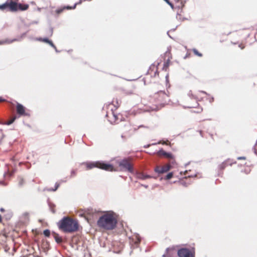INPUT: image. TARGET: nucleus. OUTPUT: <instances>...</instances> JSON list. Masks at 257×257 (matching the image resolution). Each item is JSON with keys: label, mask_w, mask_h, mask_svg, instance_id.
Returning a JSON list of instances; mask_svg holds the SVG:
<instances>
[{"label": "nucleus", "mask_w": 257, "mask_h": 257, "mask_svg": "<svg viewBox=\"0 0 257 257\" xmlns=\"http://www.w3.org/2000/svg\"><path fill=\"white\" fill-rule=\"evenodd\" d=\"M19 8L21 10H26L28 9V5H25L23 7H22V5H19Z\"/></svg>", "instance_id": "obj_13"}, {"label": "nucleus", "mask_w": 257, "mask_h": 257, "mask_svg": "<svg viewBox=\"0 0 257 257\" xmlns=\"http://www.w3.org/2000/svg\"><path fill=\"white\" fill-rule=\"evenodd\" d=\"M238 160H241V159H243V160H245V157H238L237 158Z\"/></svg>", "instance_id": "obj_20"}, {"label": "nucleus", "mask_w": 257, "mask_h": 257, "mask_svg": "<svg viewBox=\"0 0 257 257\" xmlns=\"http://www.w3.org/2000/svg\"><path fill=\"white\" fill-rule=\"evenodd\" d=\"M167 4H168L171 7H173L172 4L170 2L169 0H164Z\"/></svg>", "instance_id": "obj_18"}, {"label": "nucleus", "mask_w": 257, "mask_h": 257, "mask_svg": "<svg viewBox=\"0 0 257 257\" xmlns=\"http://www.w3.org/2000/svg\"><path fill=\"white\" fill-rule=\"evenodd\" d=\"M17 112L20 114H23L25 113L24 107L21 104L18 103L17 105Z\"/></svg>", "instance_id": "obj_9"}, {"label": "nucleus", "mask_w": 257, "mask_h": 257, "mask_svg": "<svg viewBox=\"0 0 257 257\" xmlns=\"http://www.w3.org/2000/svg\"><path fill=\"white\" fill-rule=\"evenodd\" d=\"M43 41L45 42L48 43V42L50 40L48 38H44V39H43Z\"/></svg>", "instance_id": "obj_19"}, {"label": "nucleus", "mask_w": 257, "mask_h": 257, "mask_svg": "<svg viewBox=\"0 0 257 257\" xmlns=\"http://www.w3.org/2000/svg\"><path fill=\"white\" fill-rule=\"evenodd\" d=\"M67 9H71V8H69V7H68L67 8Z\"/></svg>", "instance_id": "obj_27"}, {"label": "nucleus", "mask_w": 257, "mask_h": 257, "mask_svg": "<svg viewBox=\"0 0 257 257\" xmlns=\"http://www.w3.org/2000/svg\"><path fill=\"white\" fill-rule=\"evenodd\" d=\"M58 225L60 229L66 232H74L78 228L77 222L68 217H64L60 220Z\"/></svg>", "instance_id": "obj_2"}, {"label": "nucleus", "mask_w": 257, "mask_h": 257, "mask_svg": "<svg viewBox=\"0 0 257 257\" xmlns=\"http://www.w3.org/2000/svg\"><path fill=\"white\" fill-rule=\"evenodd\" d=\"M119 166L122 167L124 169L127 170L130 172H133V167L131 164L127 162V161L125 160H122L119 163Z\"/></svg>", "instance_id": "obj_5"}, {"label": "nucleus", "mask_w": 257, "mask_h": 257, "mask_svg": "<svg viewBox=\"0 0 257 257\" xmlns=\"http://www.w3.org/2000/svg\"><path fill=\"white\" fill-rule=\"evenodd\" d=\"M4 43L3 42H0V44H3Z\"/></svg>", "instance_id": "obj_26"}, {"label": "nucleus", "mask_w": 257, "mask_h": 257, "mask_svg": "<svg viewBox=\"0 0 257 257\" xmlns=\"http://www.w3.org/2000/svg\"><path fill=\"white\" fill-rule=\"evenodd\" d=\"M1 210L2 211H4V209H3V208H1Z\"/></svg>", "instance_id": "obj_25"}, {"label": "nucleus", "mask_w": 257, "mask_h": 257, "mask_svg": "<svg viewBox=\"0 0 257 257\" xmlns=\"http://www.w3.org/2000/svg\"><path fill=\"white\" fill-rule=\"evenodd\" d=\"M4 99H0V101H4Z\"/></svg>", "instance_id": "obj_24"}, {"label": "nucleus", "mask_w": 257, "mask_h": 257, "mask_svg": "<svg viewBox=\"0 0 257 257\" xmlns=\"http://www.w3.org/2000/svg\"><path fill=\"white\" fill-rule=\"evenodd\" d=\"M2 221V216L1 215H0V222Z\"/></svg>", "instance_id": "obj_23"}, {"label": "nucleus", "mask_w": 257, "mask_h": 257, "mask_svg": "<svg viewBox=\"0 0 257 257\" xmlns=\"http://www.w3.org/2000/svg\"><path fill=\"white\" fill-rule=\"evenodd\" d=\"M172 176H173V173H169L167 175L166 178V179H170L172 177Z\"/></svg>", "instance_id": "obj_15"}, {"label": "nucleus", "mask_w": 257, "mask_h": 257, "mask_svg": "<svg viewBox=\"0 0 257 257\" xmlns=\"http://www.w3.org/2000/svg\"><path fill=\"white\" fill-rule=\"evenodd\" d=\"M48 44H49L50 46H51L52 47L56 48V47H55V45L53 44V43H52V41H49V42H48Z\"/></svg>", "instance_id": "obj_17"}, {"label": "nucleus", "mask_w": 257, "mask_h": 257, "mask_svg": "<svg viewBox=\"0 0 257 257\" xmlns=\"http://www.w3.org/2000/svg\"><path fill=\"white\" fill-rule=\"evenodd\" d=\"M177 254L179 257H194L195 249L193 247L191 248L182 247L178 249Z\"/></svg>", "instance_id": "obj_3"}, {"label": "nucleus", "mask_w": 257, "mask_h": 257, "mask_svg": "<svg viewBox=\"0 0 257 257\" xmlns=\"http://www.w3.org/2000/svg\"><path fill=\"white\" fill-rule=\"evenodd\" d=\"M97 223L100 227L106 230H111L116 226L117 220L114 213L110 212L101 216L98 220Z\"/></svg>", "instance_id": "obj_1"}, {"label": "nucleus", "mask_w": 257, "mask_h": 257, "mask_svg": "<svg viewBox=\"0 0 257 257\" xmlns=\"http://www.w3.org/2000/svg\"><path fill=\"white\" fill-rule=\"evenodd\" d=\"M55 241L57 242V243H60L62 241V239L61 237H59L58 236H55Z\"/></svg>", "instance_id": "obj_12"}, {"label": "nucleus", "mask_w": 257, "mask_h": 257, "mask_svg": "<svg viewBox=\"0 0 257 257\" xmlns=\"http://www.w3.org/2000/svg\"><path fill=\"white\" fill-rule=\"evenodd\" d=\"M88 211H89V210H88ZM89 213H90V212H88L87 214H89Z\"/></svg>", "instance_id": "obj_31"}, {"label": "nucleus", "mask_w": 257, "mask_h": 257, "mask_svg": "<svg viewBox=\"0 0 257 257\" xmlns=\"http://www.w3.org/2000/svg\"><path fill=\"white\" fill-rule=\"evenodd\" d=\"M7 7V4H5L2 5H0V9H4Z\"/></svg>", "instance_id": "obj_16"}, {"label": "nucleus", "mask_w": 257, "mask_h": 257, "mask_svg": "<svg viewBox=\"0 0 257 257\" xmlns=\"http://www.w3.org/2000/svg\"><path fill=\"white\" fill-rule=\"evenodd\" d=\"M169 249H170V248H167L166 249V251H168Z\"/></svg>", "instance_id": "obj_22"}, {"label": "nucleus", "mask_w": 257, "mask_h": 257, "mask_svg": "<svg viewBox=\"0 0 257 257\" xmlns=\"http://www.w3.org/2000/svg\"><path fill=\"white\" fill-rule=\"evenodd\" d=\"M7 7L10 9L12 11H16L17 10V4L15 2H11L9 4H7Z\"/></svg>", "instance_id": "obj_8"}, {"label": "nucleus", "mask_w": 257, "mask_h": 257, "mask_svg": "<svg viewBox=\"0 0 257 257\" xmlns=\"http://www.w3.org/2000/svg\"><path fill=\"white\" fill-rule=\"evenodd\" d=\"M58 187H59V185L58 184V185H57V186H56V187L55 189H54V190H53V191H55V190H57V189L58 188Z\"/></svg>", "instance_id": "obj_21"}, {"label": "nucleus", "mask_w": 257, "mask_h": 257, "mask_svg": "<svg viewBox=\"0 0 257 257\" xmlns=\"http://www.w3.org/2000/svg\"><path fill=\"white\" fill-rule=\"evenodd\" d=\"M163 144H167L165 142H163Z\"/></svg>", "instance_id": "obj_28"}, {"label": "nucleus", "mask_w": 257, "mask_h": 257, "mask_svg": "<svg viewBox=\"0 0 257 257\" xmlns=\"http://www.w3.org/2000/svg\"><path fill=\"white\" fill-rule=\"evenodd\" d=\"M157 154L159 156H164L166 158H170V159H173L174 157L173 155L170 153H167L164 151L163 149L160 150L158 152Z\"/></svg>", "instance_id": "obj_6"}, {"label": "nucleus", "mask_w": 257, "mask_h": 257, "mask_svg": "<svg viewBox=\"0 0 257 257\" xmlns=\"http://www.w3.org/2000/svg\"><path fill=\"white\" fill-rule=\"evenodd\" d=\"M193 51L195 55H196L198 56H200V57L202 56V54L201 53H200L199 52H198L196 49H193Z\"/></svg>", "instance_id": "obj_14"}, {"label": "nucleus", "mask_w": 257, "mask_h": 257, "mask_svg": "<svg viewBox=\"0 0 257 257\" xmlns=\"http://www.w3.org/2000/svg\"><path fill=\"white\" fill-rule=\"evenodd\" d=\"M170 169L169 166H165L164 167H162L161 168H157L155 169V171L158 172V173H163L165 172H167Z\"/></svg>", "instance_id": "obj_7"}, {"label": "nucleus", "mask_w": 257, "mask_h": 257, "mask_svg": "<svg viewBox=\"0 0 257 257\" xmlns=\"http://www.w3.org/2000/svg\"><path fill=\"white\" fill-rule=\"evenodd\" d=\"M75 6L76 5H74L73 8L74 9L75 8Z\"/></svg>", "instance_id": "obj_29"}, {"label": "nucleus", "mask_w": 257, "mask_h": 257, "mask_svg": "<svg viewBox=\"0 0 257 257\" xmlns=\"http://www.w3.org/2000/svg\"><path fill=\"white\" fill-rule=\"evenodd\" d=\"M98 167L100 169L106 170V171H112L113 170V166L109 164H105L103 163H96L95 164H90L87 165V167L88 169H92L93 167Z\"/></svg>", "instance_id": "obj_4"}, {"label": "nucleus", "mask_w": 257, "mask_h": 257, "mask_svg": "<svg viewBox=\"0 0 257 257\" xmlns=\"http://www.w3.org/2000/svg\"><path fill=\"white\" fill-rule=\"evenodd\" d=\"M43 233L45 236L49 237L50 234V232L49 230L46 229L44 231Z\"/></svg>", "instance_id": "obj_11"}, {"label": "nucleus", "mask_w": 257, "mask_h": 257, "mask_svg": "<svg viewBox=\"0 0 257 257\" xmlns=\"http://www.w3.org/2000/svg\"><path fill=\"white\" fill-rule=\"evenodd\" d=\"M16 119V117H13L12 119H11L10 120L7 121V122H6L5 124H7V125H10L12 123H13L15 120Z\"/></svg>", "instance_id": "obj_10"}, {"label": "nucleus", "mask_w": 257, "mask_h": 257, "mask_svg": "<svg viewBox=\"0 0 257 257\" xmlns=\"http://www.w3.org/2000/svg\"><path fill=\"white\" fill-rule=\"evenodd\" d=\"M148 177H149L148 176H146V177H145V178H148Z\"/></svg>", "instance_id": "obj_30"}]
</instances>
